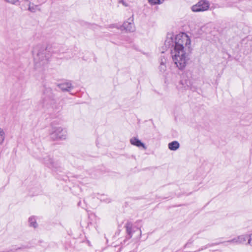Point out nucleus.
<instances>
[{"instance_id":"nucleus-1","label":"nucleus","mask_w":252,"mask_h":252,"mask_svg":"<svg viewBox=\"0 0 252 252\" xmlns=\"http://www.w3.org/2000/svg\"><path fill=\"white\" fill-rule=\"evenodd\" d=\"M189 40L188 35L184 33H179L174 37L173 33H168L164 45L166 48H171V55L175 64L182 70L183 69L189 60V54L185 50L188 46Z\"/></svg>"},{"instance_id":"nucleus-2","label":"nucleus","mask_w":252,"mask_h":252,"mask_svg":"<svg viewBox=\"0 0 252 252\" xmlns=\"http://www.w3.org/2000/svg\"><path fill=\"white\" fill-rule=\"evenodd\" d=\"M40 105L45 111L50 114L59 112L62 106L56 98V95L50 87L45 86L43 91L42 99Z\"/></svg>"},{"instance_id":"nucleus-3","label":"nucleus","mask_w":252,"mask_h":252,"mask_svg":"<svg viewBox=\"0 0 252 252\" xmlns=\"http://www.w3.org/2000/svg\"><path fill=\"white\" fill-rule=\"evenodd\" d=\"M34 62L36 68L41 67L48 63L51 53L47 47L37 46L33 51Z\"/></svg>"},{"instance_id":"nucleus-4","label":"nucleus","mask_w":252,"mask_h":252,"mask_svg":"<svg viewBox=\"0 0 252 252\" xmlns=\"http://www.w3.org/2000/svg\"><path fill=\"white\" fill-rule=\"evenodd\" d=\"M50 135L53 140H64L67 137V131L61 126H52Z\"/></svg>"},{"instance_id":"nucleus-5","label":"nucleus","mask_w":252,"mask_h":252,"mask_svg":"<svg viewBox=\"0 0 252 252\" xmlns=\"http://www.w3.org/2000/svg\"><path fill=\"white\" fill-rule=\"evenodd\" d=\"M40 160L46 166L53 170L56 171L60 167L59 163L54 161L53 159L49 155H45L40 158Z\"/></svg>"},{"instance_id":"nucleus-6","label":"nucleus","mask_w":252,"mask_h":252,"mask_svg":"<svg viewBox=\"0 0 252 252\" xmlns=\"http://www.w3.org/2000/svg\"><path fill=\"white\" fill-rule=\"evenodd\" d=\"M209 7L210 3L208 1L201 0L192 6L191 10L194 12L204 11L207 10Z\"/></svg>"},{"instance_id":"nucleus-7","label":"nucleus","mask_w":252,"mask_h":252,"mask_svg":"<svg viewBox=\"0 0 252 252\" xmlns=\"http://www.w3.org/2000/svg\"><path fill=\"white\" fill-rule=\"evenodd\" d=\"M123 27L125 30L129 32H133L135 31V26L133 23V18L132 17L129 18L127 21L125 22Z\"/></svg>"},{"instance_id":"nucleus-8","label":"nucleus","mask_w":252,"mask_h":252,"mask_svg":"<svg viewBox=\"0 0 252 252\" xmlns=\"http://www.w3.org/2000/svg\"><path fill=\"white\" fill-rule=\"evenodd\" d=\"M126 233L128 236V238H131L132 236L133 233L136 230L139 229L140 235L141 234V230L140 228L136 227H133L132 223L131 222H127L126 225Z\"/></svg>"},{"instance_id":"nucleus-9","label":"nucleus","mask_w":252,"mask_h":252,"mask_svg":"<svg viewBox=\"0 0 252 252\" xmlns=\"http://www.w3.org/2000/svg\"><path fill=\"white\" fill-rule=\"evenodd\" d=\"M189 79L188 78L187 76L184 75L180 82L179 86V89L180 90H182V91L188 90L189 87Z\"/></svg>"},{"instance_id":"nucleus-10","label":"nucleus","mask_w":252,"mask_h":252,"mask_svg":"<svg viewBox=\"0 0 252 252\" xmlns=\"http://www.w3.org/2000/svg\"><path fill=\"white\" fill-rule=\"evenodd\" d=\"M130 143L131 145H134L137 147H143L144 149H146L145 144L136 137H132L130 139Z\"/></svg>"},{"instance_id":"nucleus-11","label":"nucleus","mask_w":252,"mask_h":252,"mask_svg":"<svg viewBox=\"0 0 252 252\" xmlns=\"http://www.w3.org/2000/svg\"><path fill=\"white\" fill-rule=\"evenodd\" d=\"M58 86L63 91L69 92L73 88V86L70 82L62 83L59 84Z\"/></svg>"},{"instance_id":"nucleus-12","label":"nucleus","mask_w":252,"mask_h":252,"mask_svg":"<svg viewBox=\"0 0 252 252\" xmlns=\"http://www.w3.org/2000/svg\"><path fill=\"white\" fill-rule=\"evenodd\" d=\"M29 248L28 246L26 245H22L20 247H17L15 246L13 247L11 249L7 250L5 251H0V252H20V251L25 250L26 249Z\"/></svg>"},{"instance_id":"nucleus-13","label":"nucleus","mask_w":252,"mask_h":252,"mask_svg":"<svg viewBox=\"0 0 252 252\" xmlns=\"http://www.w3.org/2000/svg\"><path fill=\"white\" fill-rule=\"evenodd\" d=\"M250 235L244 234L237 237L239 244H244L247 240L249 241Z\"/></svg>"},{"instance_id":"nucleus-14","label":"nucleus","mask_w":252,"mask_h":252,"mask_svg":"<svg viewBox=\"0 0 252 252\" xmlns=\"http://www.w3.org/2000/svg\"><path fill=\"white\" fill-rule=\"evenodd\" d=\"M168 148L171 151H176L180 147L179 143L177 141H174L169 143L168 145Z\"/></svg>"},{"instance_id":"nucleus-15","label":"nucleus","mask_w":252,"mask_h":252,"mask_svg":"<svg viewBox=\"0 0 252 252\" xmlns=\"http://www.w3.org/2000/svg\"><path fill=\"white\" fill-rule=\"evenodd\" d=\"M166 61L165 59L164 61L162 60L160 62V64L159 66V70L162 73H164L166 69Z\"/></svg>"},{"instance_id":"nucleus-16","label":"nucleus","mask_w":252,"mask_h":252,"mask_svg":"<svg viewBox=\"0 0 252 252\" xmlns=\"http://www.w3.org/2000/svg\"><path fill=\"white\" fill-rule=\"evenodd\" d=\"M29 222L30 226L33 227L34 228H36L38 226L35 218L34 217H30L29 219Z\"/></svg>"},{"instance_id":"nucleus-17","label":"nucleus","mask_w":252,"mask_h":252,"mask_svg":"<svg viewBox=\"0 0 252 252\" xmlns=\"http://www.w3.org/2000/svg\"><path fill=\"white\" fill-rule=\"evenodd\" d=\"M28 9L32 12H35L37 10H40L38 5H34L33 4H30L28 7Z\"/></svg>"},{"instance_id":"nucleus-18","label":"nucleus","mask_w":252,"mask_h":252,"mask_svg":"<svg viewBox=\"0 0 252 252\" xmlns=\"http://www.w3.org/2000/svg\"><path fill=\"white\" fill-rule=\"evenodd\" d=\"M164 0H148V2L151 5L160 4L163 2Z\"/></svg>"},{"instance_id":"nucleus-19","label":"nucleus","mask_w":252,"mask_h":252,"mask_svg":"<svg viewBox=\"0 0 252 252\" xmlns=\"http://www.w3.org/2000/svg\"><path fill=\"white\" fill-rule=\"evenodd\" d=\"M4 132L3 129L0 128V145L4 141Z\"/></svg>"},{"instance_id":"nucleus-20","label":"nucleus","mask_w":252,"mask_h":252,"mask_svg":"<svg viewBox=\"0 0 252 252\" xmlns=\"http://www.w3.org/2000/svg\"><path fill=\"white\" fill-rule=\"evenodd\" d=\"M226 243H229V244H236V245H239L238 240L237 239V237L226 241Z\"/></svg>"},{"instance_id":"nucleus-21","label":"nucleus","mask_w":252,"mask_h":252,"mask_svg":"<svg viewBox=\"0 0 252 252\" xmlns=\"http://www.w3.org/2000/svg\"><path fill=\"white\" fill-rule=\"evenodd\" d=\"M248 244L252 245V234L250 235V238L249 239V242H248Z\"/></svg>"},{"instance_id":"nucleus-22","label":"nucleus","mask_w":252,"mask_h":252,"mask_svg":"<svg viewBox=\"0 0 252 252\" xmlns=\"http://www.w3.org/2000/svg\"><path fill=\"white\" fill-rule=\"evenodd\" d=\"M120 2L122 3L125 6H128V4L124 0H120Z\"/></svg>"},{"instance_id":"nucleus-23","label":"nucleus","mask_w":252,"mask_h":252,"mask_svg":"<svg viewBox=\"0 0 252 252\" xmlns=\"http://www.w3.org/2000/svg\"><path fill=\"white\" fill-rule=\"evenodd\" d=\"M109 28H116L117 29H119V28L115 24H112V25H110Z\"/></svg>"}]
</instances>
